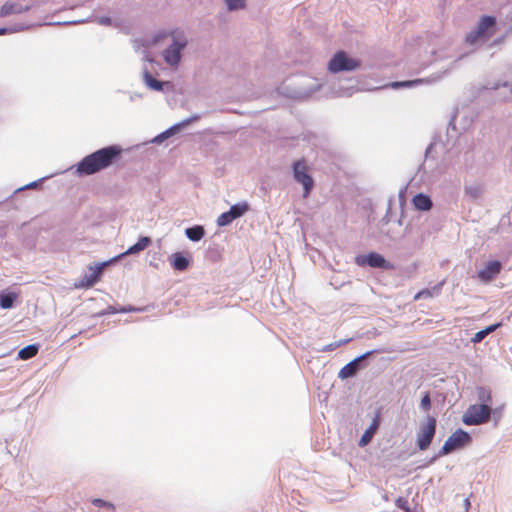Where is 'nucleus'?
I'll use <instances>...</instances> for the list:
<instances>
[{"mask_svg":"<svg viewBox=\"0 0 512 512\" xmlns=\"http://www.w3.org/2000/svg\"><path fill=\"white\" fill-rule=\"evenodd\" d=\"M122 152L118 145L101 148L85 156L76 165V173L79 176H89L105 170L119 160Z\"/></svg>","mask_w":512,"mask_h":512,"instance_id":"nucleus-1","label":"nucleus"},{"mask_svg":"<svg viewBox=\"0 0 512 512\" xmlns=\"http://www.w3.org/2000/svg\"><path fill=\"white\" fill-rule=\"evenodd\" d=\"M492 409L488 404L470 405L463 415L462 421L469 426L487 423L490 419Z\"/></svg>","mask_w":512,"mask_h":512,"instance_id":"nucleus-2","label":"nucleus"},{"mask_svg":"<svg viewBox=\"0 0 512 512\" xmlns=\"http://www.w3.org/2000/svg\"><path fill=\"white\" fill-rule=\"evenodd\" d=\"M496 18L493 16H483L480 18L475 30L471 31L466 40L474 44L480 39H488L495 33Z\"/></svg>","mask_w":512,"mask_h":512,"instance_id":"nucleus-3","label":"nucleus"},{"mask_svg":"<svg viewBox=\"0 0 512 512\" xmlns=\"http://www.w3.org/2000/svg\"><path fill=\"white\" fill-rule=\"evenodd\" d=\"M471 442V436L468 432L458 429L453 432L449 438L445 441L441 450L439 451V455H447L456 449H460Z\"/></svg>","mask_w":512,"mask_h":512,"instance_id":"nucleus-4","label":"nucleus"},{"mask_svg":"<svg viewBox=\"0 0 512 512\" xmlns=\"http://www.w3.org/2000/svg\"><path fill=\"white\" fill-rule=\"evenodd\" d=\"M360 66V62L356 59L349 58L344 51L337 52L328 64L331 72L351 71Z\"/></svg>","mask_w":512,"mask_h":512,"instance_id":"nucleus-5","label":"nucleus"},{"mask_svg":"<svg viewBox=\"0 0 512 512\" xmlns=\"http://www.w3.org/2000/svg\"><path fill=\"white\" fill-rule=\"evenodd\" d=\"M293 172L295 180L303 185V196L306 198L314 186V181L308 173V167L305 160L296 161L293 165Z\"/></svg>","mask_w":512,"mask_h":512,"instance_id":"nucleus-6","label":"nucleus"},{"mask_svg":"<svg viewBox=\"0 0 512 512\" xmlns=\"http://www.w3.org/2000/svg\"><path fill=\"white\" fill-rule=\"evenodd\" d=\"M436 419L434 417H428L425 424L420 428L417 435V446L420 450H427L432 443L436 432Z\"/></svg>","mask_w":512,"mask_h":512,"instance_id":"nucleus-7","label":"nucleus"},{"mask_svg":"<svg viewBox=\"0 0 512 512\" xmlns=\"http://www.w3.org/2000/svg\"><path fill=\"white\" fill-rule=\"evenodd\" d=\"M108 265V262L97 263L94 267L89 266L90 273L85 274L77 283L75 287L78 289H89L100 281L103 270Z\"/></svg>","mask_w":512,"mask_h":512,"instance_id":"nucleus-8","label":"nucleus"},{"mask_svg":"<svg viewBox=\"0 0 512 512\" xmlns=\"http://www.w3.org/2000/svg\"><path fill=\"white\" fill-rule=\"evenodd\" d=\"M355 262L359 266L368 265L373 268L389 269L392 267L382 255L376 252H371L367 255H359L355 258Z\"/></svg>","mask_w":512,"mask_h":512,"instance_id":"nucleus-9","label":"nucleus"},{"mask_svg":"<svg viewBox=\"0 0 512 512\" xmlns=\"http://www.w3.org/2000/svg\"><path fill=\"white\" fill-rule=\"evenodd\" d=\"M186 46L185 39H176L165 51L164 59L170 65H177L181 59V50Z\"/></svg>","mask_w":512,"mask_h":512,"instance_id":"nucleus-10","label":"nucleus"},{"mask_svg":"<svg viewBox=\"0 0 512 512\" xmlns=\"http://www.w3.org/2000/svg\"><path fill=\"white\" fill-rule=\"evenodd\" d=\"M501 269L502 264L500 261H490L478 271V278L485 283L490 282L500 274Z\"/></svg>","mask_w":512,"mask_h":512,"instance_id":"nucleus-11","label":"nucleus"},{"mask_svg":"<svg viewBox=\"0 0 512 512\" xmlns=\"http://www.w3.org/2000/svg\"><path fill=\"white\" fill-rule=\"evenodd\" d=\"M371 354H372L371 351L367 352V353L357 357L356 359L352 360L348 364H346L340 370L339 377L342 379H346V378L354 376L356 374V372L358 371L359 363L361 361H363L365 358H367L368 356H370Z\"/></svg>","mask_w":512,"mask_h":512,"instance_id":"nucleus-12","label":"nucleus"},{"mask_svg":"<svg viewBox=\"0 0 512 512\" xmlns=\"http://www.w3.org/2000/svg\"><path fill=\"white\" fill-rule=\"evenodd\" d=\"M379 425H380V417H379V415H376L375 418L373 419L372 423L370 424V426L365 430V432L361 436V438L359 440V446L364 447L369 444V442L372 440L374 434L378 430Z\"/></svg>","mask_w":512,"mask_h":512,"instance_id":"nucleus-13","label":"nucleus"},{"mask_svg":"<svg viewBox=\"0 0 512 512\" xmlns=\"http://www.w3.org/2000/svg\"><path fill=\"white\" fill-rule=\"evenodd\" d=\"M29 10V6H22L16 3H5L0 10V16L5 17L12 14H20Z\"/></svg>","mask_w":512,"mask_h":512,"instance_id":"nucleus-14","label":"nucleus"},{"mask_svg":"<svg viewBox=\"0 0 512 512\" xmlns=\"http://www.w3.org/2000/svg\"><path fill=\"white\" fill-rule=\"evenodd\" d=\"M445 281H441L437 285H435L432 289H423L419 291L415 296L414 300H420V299H426V298H432L434 296H438L441 293L442 287L444 285Z\"/></svg>","mask_w":512,"mask_h":512,"instance_id":"nucleus-15","label":"nucleus"},{"mask_svg":"<svg viewBox=\"0 0 512 512\" xmlns=\"http://www.w3.org/2000/svg\"><path fill=\"white\" fill-rule=\"evenodd\" d=\"M414 206L418 210L427 211L432 207V201L429 196L419 193L413 197Z\"/></svg>","mask_w":512,"mask_h":512,"instance_id":"nucleus-16","label":"nucleus"},{"mask_svg":"<svg viewBox=\"0 0 512 512\" xmlns=\"http://www.w3.org/2000/svg\"><path fill=\"white\" fill-rule=\"evenodd\" d=\"M171 265L177 271H184L189 266V259L183 253L177 252L172 255Z\"/></svg>","mask_w":512,"mask_h":512,"instance_id":"nucleus-17","label":"nucleus"},{"mask_svg":"<svg viewBox=\"0 0 512 512\" xmlns=\"http://www.w3.org/2000/svg\"><path fill=\"white\" fill-rule=\"evenodd\" d=\"M38 351H39V345L38 344L28 345V346L22 348L18 352V358L21 359V360L31 359V358H33V357H35L37 355Z\"/></svg>","mask_w":512,"mask_h":512,"instance_id":"nucleus-18","label":"nucleus"},{"mask_svg":"<svg viewBox=\"0 0 512 512\" xmlns=\"http://www.w3.org/2000/svg\"><path fill=\"white\" fill-rule=\"evenodd\" d=\"M150 244L151 239L149 237H141L136 244L128 248L125 254H136L146 249Z\"/></svg>","mask_w":512,"mask_h":512,"instance_id":"nucleus-19","label":"nucleus"},{"mask_svg":"<svg viewBox=\"0 0 512 512\" xmlns=\"http://www.w3.org/2000/svg\"><path fill=\"white\" fill-rule=\"evenodd\" d=\"M249 210V206L246 202L239 203L231 206L228 213L232 217L233 220L243 216Z\"/></svg>","mask_w":512,"mask_h":512,"instance_id":"nucleus-20","label":"nucleus"},{"mask_svg":"<svg viewBox=\"0 0 512 512\" xmlns=\"http://www.w3.org/2000/svg\"><path fill=\"white\" fill-rule=\"evenodd\" d=\"M185 234L191 241H199L204 237L205 231L202 226L197 225L187 228Z\"/></svg>","mask_w":512,"mask_h":512,"instance_id":"nucleus-21","label":"nucleus"},{"mask_svg":"<svg viewBox=\"0 0 512 512\" xmlns=\"http://www.w3.org/2000/svg\"><path fill=\"white\" fill-rule=\"evenodd\" d=\"M17 295L15 293H0V307L3 309H9L13 306L14 301L16 300Z\"/></svg>","mask_w":512,"mask_h":512,"instance_id":"nucleus-22","label":"nucleus"},{"mask_svg":"<svg viewBox=\"0 0 512 512\" xmlns=\"http://www.w3.org/2000/svg\"><path fill=\"white\" fill-rule=\"evenodd\" d=\"M465 194L470 199L476 200L482 195V187L478 184L468 185L465 187Z\"/></svg>","mask_w":512,"mask_h":512,"instance_id":"nucleus-23","label":"nucleus"},{"mask_svg":"<svg viewBox=\"0 0 512 512\" xmlns=\"http://www.w3.org/2000/svg\"><path fill=\"white\" fill-rule=\"evenodd\" d=\"M477 397L482 404H488L492 401L491 391L485 387L477 388Z\"/></svg>","mask_w":512,"mask_h":512,"instance_id":"nucleus-24","label":"nucleus"},{"mask_svg":"<svg viewBox=\"0 0 512 512\" xmlns=\"http://www.w3.org/2000/svg\"><path fill=\"white\" fill-rule=\"evenodd\" d=\"M428 82L425 79H415L410 81H399V82H393L390 84L392 88H402V87H412L421 83Z\"/></svg>","mask_w":512,"mask_h":512,"instance_id":"nucleus-25","label":"nucleus"},{"mask_svg":"<svg viewBox=\"0 0 512 512\" xmlns=\"http://www.w3.org/2000/svg\"><path fill=\"white\" fill-rule=\"evenodd\" d=\"M228 10H239L245 7L246 0H224Z\"/></svg>","mask_w":512,"mask_h":512,"instance_id":"nucleus-26","label":"nucleus"},{"mask_svg":"<svg viewBox=\"0 0 512 512\" xmlns=\"http://www.w3.org/2000/svg\"><path fill=\"white\" fill-rule=\"evenodd\" d=\"M146 83L147 85L153 89V90H156V91H160L162 90V87H163V83L156 80L155 78H153L151 75H146Z\"/></svg>","mask_w":512,"mask_h":512,"instance_id":"nucleus-27","label":"nucleus"},{"mask_svg":"<svg viewBox=\"0 0 512 512\" xmlns=\"http://www.w3.org/2000/svg\"><path fill=\"white\" fill-rule=\"evenodd\" d=\"M233 221L232 217L230 216V214L227 212H224L222 213L221 215H219V217L217 218V224L219 226H226L228 224H230L231 222Z\"/></svg>","mask_w":512,"mask_h":512,"instance_id":"nucleus-28","label":"nucleus"},{"mask_svg":"<svg viewBox=\"0 0 512 512\" xmlns=\"http://www.w3.org/2000/svg\"><path fill=\"white\" fill-rule=\"evenodd\" d=\"M395 505L404 510L405 512H411L410 510V507H409V502L406 498L404 497H398L396 500H395Z\"/></svg>","mask_w":512,"mask_h":512,"instance_id":"nucleus-29","label":"nucleus"},{"mask_svg":"<svg viewBox=\"0 0 512 512\" xmlns=\"http://www.w3.org/2000/svg\"><path fill=\"white\" fill-rule=\"evenodd\" d=\"M420 405L424 411H428L431 408V399L428 392L422 397Z\"/></svg>","mask_w":512,"mask_h":512,"instance_id":"nucleus-30","label":"nucleus"},{"mask_svg":"<svg viewBox=\"0 0 512 512\" xmlns=\"http://www.w3.org/2000/svg\"><path fill=\"white\" fill-rule=\"evenodd\" d=\"M92 503L95 505V506H98V507H107L111 510H114L115 509V506L112 504V503H108L102 499H94L92 501Z\"/></svg>","mask_w":512,"mask_h":512,"instance_id":"nucleus-31","label":"nucleus"},{"mask_svg":"<svg viewBox=\"0 0 512 512\" xmlns=\"http://www.w3.org/2000/svg\"><path fill=\"white\" fill-rule=\"evenodd\" d=\"M349 341H350V339H345V340H341L339 342L331 343L324 348V351H332V350L340 347L341 345L348 343Z\"/></svg>","mask_w":512,"mask_h":512,"instance_id":"nucleus-32","label":"nucleus"},{"mask_svg":"<svg viewBox=\"0 0 512 512\" xmlns=\"http://www.w3.org/2000/svg\"><path fill=\"white\" fill-rule=\"evenodd\" d=\"M485 337H486V335H485L484 331L481 330L474 334L471 341L473 343H480Z\"/></svg>","mask_w":512,"mask_h":512,"instance_id":"nucleus-33","label":"nucleus"},{"mask_svg":"<svg viewBox=\"0 0 512 512\" xmlns=\"http://www.w3.org/2000/svg\"><path fill=\"white\" fill-rule=\"evenodd\" d=\"M500 326H501V323L492 324V325L486 327L485 329H483V331H484L485 335L487 336L488 334L494 332Z\"/></svg>","mask_w":512,"mask_h":512,"instance_id":"nucleus-34","label":"nucleus"},{"mask_svg":"<svg viewBox=\"0 0 512 512\" xmlns=\"http://www.w3.org/2000/svg\"><path fill=\"white\" fill-rule=\"evenodd\" d=\"M173 130H174V129H173V128H171L170 130H168V131H166L165 133H163L160 137H162V138H166V137H168L169 135H171V134H172Z\"/></svg>","mask_w":512,"mask_h":512,"instance_id":"nucleus-35","label":"nucleus"},{"mask_svg":"<svg viewBox=\"0 0 512 512\" xmlns=\"http://www.w3.org/2000/svg\"><path fill=\"white\" fill-rule=\"evenodd\" d=\"M6 31H7V29H6V28H2V29H0V35L5 34V33H6Z\"/></svg>","mask_w":512,"mask_h":512,"instance_id":"nucleus-36","label":"nucleus"}]
</instances>
